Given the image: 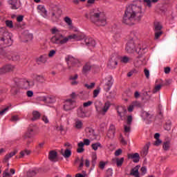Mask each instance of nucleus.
<instances>
[{
  "label": "nucleus",
  "instance_id": "a211bd4d",
  "mask_svg": "<svg viewBox=\"0 0 177 177\" xmlns=\"http://www.w3.org/2000/svg\"><path fill=\"white\" fill-rule=\"evenodd\" d=\"M113 77L110 76L106 78V82L105 84V86H106V92H109V91L111 89V86H113Z\"/></svg>",
  "mask_w": 177,
  "mask_h": 177
},
{
  "label": "nucleus",
  "instance_id": "412c9836",
  "mask_svg": "<svg viewBox=\"0 0 177 177\" xmlns=\"http://www.w3.org/2000/svg\"><path fill=\"white\" fill-rule=\"evenodd\" d=\"M48 62V57L46 55H41L37 59V64H45Z\"/></svg>",
  "mask_w": 177,
  "mask_h": 177
},
{
  "label": "nucleus",
  "instance_id": "f3484780",
  "mask_svg": "<svg viewBox=\"0 0 177 177\" xmlns=\"http://www.w3.org/2000/svg\"><path fill=\"white\" fill-rule=\"evenodd\" d=\"M84 42L86 45V46H89L91 48H95L96 46V41L92 38L86 37L84 39Z\"/></svg>",
  "mask_w": 177,
  "mask_h": 177
},
{
  "label": "nucleus",
  "instance_id": "473e14b6",
  "mask_svg": "<svg viewBox=\"0 0 177 177\" xmlns=\"http://www.w3.org/2000/svg\"><path fill=\"white\" fill-rule=\"evenodd\" d=\"M30 153H31V151H30V150H28V149H25L24 151H21L20 152L19 158H23V157H26V156L30 155Z\"/></svg>",
  "mask_w": 177,
  "mask_h": 177
},
{
  "label": "nucleus",
  "instance_id": "c85d7f7f",
  "mask_svg": "<svg viewBox=\"0 0 177 177\" xmlns=\"http://www.w3.org/2000/svg\"><path fill=\"white\" fill-rule=\"evenodd\" d=\"M37 9L43 16H46L47 11L45 8V6L39 5L38 6Z\"/></svg>",
  "mask_w": 177,
  "mask_h": 177
},
{
  "label": "nucleus",
  "instance_id": "0eeeda50",
  "mask_svg": "<svg viewBox=\"0 0 177 177\" xmlns=\"http://www.w3.org/2000/svg\"><path fill=\"white\" fill-rule=\"evenodd\" d=\"M66 61L67 62L69 70H73V67H81V63L80 61L71 55H68L66 57Z\"/></svg>",
  "mask_w": 177,
  "mask_h": 177
},
{
  "label": "nucleus",
  "instance_id": "5701e85b",
  "mask_svg": "<svg viewBox=\"0 0 177 177\" xmlns=\"http://www.w3.org/2000/svg\"><path fill=\"white\" fill-rule=\"evenodd\" d=\"M150 147V145L149 144H147L145 145V147H143V149L141 151V156L142 157H146V156H147V154H149V148Z\"/></svg>",
  "mask_w": 177,
  "mask_h": 177
},
{
  "label": "nucleus",
  "instance_id": "ddd939ff",
  "mask_svg": "<svg viewBox=\"0 0 177 177\" xmlns=\"http://www.w3.org/2000/svg\"><path fill=\"white\" fill-rule=\"evenodd\" d=\"M86 131V136L91 139V140H95L97 138V136L95 134V130H93L92 128H87Z\"/></svg>",
  "mask_w": 177,
  "mask_h": 177
},
{
  "label": "nucleus",
  "instance_id": "0e129e2a",
  "mask_svg": "<svg viewBox=\"0 0 177 177\" xmlns=\"http://www.w3.org/2000/svg\"><path fill=\"white\" fill-rule=\"evenodd\" d=\"M120 142L122 143V145H127V140H125V139H124V137L122 136H120Z\"/></svg>",
  "mask_w": 177,
  "mask_h": 177
},
{
  "label": "nucleus",
  "instance_id": "4c0bfd02",
  "mask_svg": "<svg viewBox=\"0 0 177 177\" xmlns=\"http://www.w3.org/2000/svg\"><path fill=\"white\" fill-rule=\"evenodd\" d=\"M17 153V151H13L10 152L9 154L6 155V160H9V158H12L13 156H15Z\"/></svg>",
  "mask_w": 177,
  "mask_h": 177
},
{
  "label": "nucleus",
  "instance_id": "2f4dec72",
  "mask_svg": "<svg viewBox=\"0 0 177 177\" xmlns=\"http://www.w3.org/2000/svg\"><path fill=\"white\" fill-rule=\"evenodd\" d=\"M62 156L64 158H70V157H71V150L68 149H65Z\"/></svg>",
  "mask_w": 177,
  "mask_h": 177
},
{
  "label": "nucleus",
  "instance_id": "ea45409f",
  "mask_svg": "<svg viewBox=\"0 0 177 177\" xmlns=\"http://www.w3.org/2000/svg\"><path fill=\"white\" fill-rule=\"evenodd\" d=\"M127 112H123L122 113H119L118 116L122 121H125V120H127Z\"/></svg>",
  "mask_w": 177,
  "mask_h": 177
},
{
  "label": "nucleus",
  "instance_id": "9d476101",
  "mask_svg": "<svg viewBox=\"0 0 177 177\" xmlns=\"http://www.w3.org/2000/svg\"><path fill=\"white\" fill-rule=\"evenodd\" d=\"M8 3L12 10H17V9H20L21 6V3L17 0H8Z\"/></svg>",
  "mask_w": 177,
  "mask_h": 177
},
{
  "label": "nucleus",
  "instance_id": "39448f33",
  "mask_svg": "<svg viewBox=\"0 0 177 177\" xmlns=\"http://www.w3.org/2000/svg\"><path fill=\"white\" fill-rule=\"evenodd\" d=\"M51 34L53 35L50 39L53 44H55V45H64V44H67L66 37L57 28L51 29Z\"/></svg>",
  "mask_w": 177,
  "mask_h": 177
},
{
  "label": "nucleus",
  "instance_id": "8fccbe9b",
  "mask_svg": "<svg viewBox=\"0 0 177 177\" xmlns=\"http://www.w3.org/2000/svg\"><path fill=\"white\" fill-rule=\"evenodd\" d=\"M84 86L87 88V89H93L95 87V83H91L90 84H86Z\"/></svg>",
  "mask_w": 177,
  "mask_h": 177
},
{
  "label": "nucleus",
  "instance_id": "69168bd1",
  "mask_svg": "<svg viewBox=\"0 0 177 177\" xmlns=\"http://www.w3.org/2000/svg\"><path fill=\"white\" fill-rule=\"evenodd\" d=\"M132 120H133L132 115H129V116H127V124H128L129 125H131V124H132Z\"/></svg>",
  "mask_w": 177,
  "mask_h": 177
},
{
  "label": "nucleus",
  "instance_id": "4d7b16f0",
  "mask_svg": "<svg viewBox=\"0 0 177 177\" xmlns=\"http://www.w3.org/2000/svg\"><path fill=\"white\" fill-rule=\"evenodd\" d=\"M162 86L161 84H158L155 86L154 90H153V93H156V92H158L161 89V87Z\"/></svg>",
  "mask_w": 177,
  "mask_h": 177
},
{
  "label": "nucleus",
  "instance_id": "dca6fc26",
  "mask_svg": "<svg viewBox=\"0 0 177 177\" xmlns=\"http://www.w3.org/2000/svg\"><path fill=\"white\" fill-rule=\"evenodd\" d=\"M48 159L52 162H56L57 161V152L56 151H50L48 153Z\"/></svg>",
  "mask_w": 177,
  "mask_h": 177
},
{
  "label": "nucleus",
  "instance_id": "aec40b11",
  "mask_svg": "<svg viewBox=\"0 0 177 177\" xmlns=\"http://www.w3.org/2000/svg\"><path fill=\"white\" fill-rule=\"evenodd\" d=\"M32 132H34V127H29L28 128L27 131L25 133L24 137L25 138V139H26V138H32Z\"/></svg>",
  "mask_w": 177,
  "mask_h": 177
},
{
  "label": "nucleus",
  "instance_id": "a19ab883",
  "mask_svg": "<svg viewBox=\"0 0 177 177\" xmlns=\"http://www.w3.org/2000/svg\"><path fill=\"white\" fill-rule=\"evenodd\" d=\"M115 136V131H108L107 137L109 139H113Z\"/></svg>",
  "mask_w": 177,
  "mask_h": 177
},
{
  "label": "nucleus",
  "instance_id": "052dcab7",
  "mask_svg": "<svg viewBox=\"0 0 177 177\" xmlns=\"http://www.w3.org/2000/svg\"><path fill=\"white\" fill-rule=\"evenodd\" d=\"M42 121H44V122L45 124H48L49 123V119H48V116L46 115H43L41 118Z\"/></svg>",
  "mask_w": 177,
  "mask_h": 177
},
{
  "label": "nucleus",
  "instance_id": "6e6552de",
  "mask_svg": "<svg viewBox=\"0 0 177 177\" xmlns=\"http://www.w3.org/2000/svg\"><path fill=\"white\" fill-rule=\"evenodd\" d=\"M34 85H35L34 80L28 81L27 80H21L20 81V86L23 89H30V88H32Z\"/></svg>",
  "mask_w": 177,
  "mask_h": 177
},
{
  "label": "nucleus",
  "instance_id": "9b49d317",
  "mask_svg": "<svg viewBox=\"0 0 177 177\" xmlns=\"http://www.w3.org/2000/svg\"><path fill=\"white\" fill-rule=\"evenodd\" d=\"M118 64V56L113 55L111 57L109 62L108 64L109 68H115Z\"/></svg>",
  "mask_w": 177,
  "mask_h": 177
},
{
  "label": "nucleus",
  "instance_id": "a18cd8bd",
  "mask_svg": "<svg viewBox=\"0 0 177 177\" xmlns=\"http://www.w3.org/2000/svg\"><path fill=\"white\" fill-rule=\"evenodd\" d=\"M106 177H111L113 176V169H108L106 172Z\"/></svg>",
  "mask_w": 177,
  "mask_h": 177
},
{
  "label": "nucleus",
  "instance_id": "e433bc0d",
  "mask_svg": "<svg viewBox=\"0 0 177 177\" xmlns=\"http://www.w3.org/2000/svg\"><path fill=\"white\" fill-rule=\"evenodd\" d=\"M91 147L93 150H95V151H96V150H97L99 147H102V144H100V142H95L91 145Z\"/></svg>",
  "mask_w": 177,
  "mask_h": 177
},
{
  "label": "nucleus",
  "instance_id": "680f3d73",
  "mask_svg": "<svg viewBox=\"0 0 177 177\" xmlns=\"http://www.w3.org/2000/svg\"><path fill=\"white\" fill-rule=\"evenodd\" d=\"M93 102L92 101H88L87 102H84L83 104V107H89L91 106Z\"/></svg>",
  "mask_w": 177,
  "mask_h": 177
},
{
  "label": "nucleus",
  "instance_id": "603ef678",
  "mask_svg": "<svg viewBox=\"0 0 177 177\" xmlns=\"http://www.w3.org/2000/svg\"><path fill=\"white\" fill-rule=\"evenodd\" d=\"M9 176H10V174H9V169H6L3 172V177H9Z\"/></svg>",
  "mask_w": 177,
  "mask_h": 177
},
{
  "label": "nucleus",
  "instance_id": "20e7f679",
  "mask_svg": "<svg viewBox=\"0 0 177 177\" xmlns=\"http://www.w3.org/2000/svg\"><path fill=\"white\" fill-rule=\"evenodd\" d=\"M90 19L92 23H94L95 26H104L107 24L106 15L98 10H94L91 12Z\"/></svg>",
  "mask_w": 177,
  "mask_h": 177
},
{
  "label": "nucleus",
  "instance_id": "09e8293b",
  "mask_svg": "<svg viewBox=\"0 0 177 177\" xmlns=\"http://www.w3.org/2000/svg\"><path fill=\"white\" fill-rule=\"evenodd\" d=\"M131 104L133 105V106L135 107H142V104H140V102H138V101H135V102H133L131 103Z\"/></svg>",
  "mask_w": 177,
  "mask_h": 177
},
{
  "label": "nucleus",
  "instance_id": "13d9d810",
  "mask_svg": "<svg viewBox=\"0 0 177 177\" xmlns=\"http://www.w3.org/2000/svg\"><path fill=\"white\" fill-rule=\"evenodd\" d=\"M122 154V149H119L115 151V157H118V156H121Z\"/></svg>",
  "mask_w": 177,
  "mask_h": 177
},
{
  "label": "nucleus",
  "instance_id": "c756f323",
  "mask_svg": "<svg viewBox=\"0 0 177 177\" xmlns=\"http://www.w3.org/2000/svg\"><path fill=\"white\" fill-rule=\"evenodd\" d=\"M33 118H32V121H37V120H39L41 117V113L38 112V111H34L32 112Z\"/></svg>",
  "mask_w": 177,
  "mask_h": 177
},
{
  "label": "nucleus",
  "instance_id": "37998d69",
  "mask_svg": "<svg viewBox=\"0 0 177 177\" xmlns=\"http://www.w3.org/2000/svg\"><path fill=\"white\" fill-rule=\"evenodd\" d=\"M6 27H8V28H13V21H10V20H6Z\"/></svg>",
  "mask_w": 177,
  "mask_h": 177
},
{
  "label": "nucleus",
  "instance_id": "338daca9",
  "mask_svg": "<svg viewBox=\"0 0 177 177\" xmlns=\"http://www.w3.org/2000/svg\"><path fill=\"white\" fill-rule=\"evenodd\" d=\"M100 93V89H95L93 91V97H97V95Z\"/></svg>",
  "mask_w": 177,
  "mask_h": 177
},
{
  "label": "nucleus",
  "instance_id": "c03bdc74",
  "mask_svg": "<svg viewBox=\"0 0 177 177\" xmlns=\"http://www.w3.org/2000/svg\"><path fill=\"white\" fill-rule=\"evenodd\" d=\"M37 175V171L35 170H29L27 172V176L29 177L35 176Z\"/></svg>",
  "mask_w": 177,
  "mask_h": 177
},
{
  "label": "nucleus",
  "instance_id": "423d86ee",
  "mask_svg": "<svg viewBox=\"0 0 177 177\" xmlns=\"http://www.w3.org/2000/svg\"><path fill=\"white\" fill-rule=\"evenodd\" d=\"M96 111H97L98 114L101 115H106V113L109 111V109L111 106V104L110 102L107 101L103 105V103L100 101H97L95 103Z\"/></svg>",
  "mask_w": 177,
  "mask_h": 177
},
{
  "label": "nucleus",
  "instance_id": "79ce46f5",
  "mask_svg": "<svg viewBox=\"0 0 177 177\" xmlns=\"http://www.w3.org/2000/svg\"><path fill=\"white\" fill-rule=\"evenodd\" d=\"M66 38L67 39V42L68 41H70L71 39H75V41H77V35L75 34L70 35L68 37H66Z\"/></svg>",
  "mask_w": 177,
  "mask_h": 177
},
{
  "label": "nucleus",
  "instance_id": "72a5a7b5",
  "mask_svg": "<svg viewBox=\"0 0 177 177\" xmlns=\"http://www.w3.org/2000/svg\"><path fill=\"white\" fill-rule=\"evenodd\" d=\"M43 100L46 103H55V97H44Z\"/></svg>",
  "mask_w": 177,
  "mask_h": 177
},
{
  "label": "nucleus",
  "instance_id": "cd10ccee",
  "mask_svg": "<svg viewBox=\"0 0 177 177\" xmlns=\"http://www.w3.org/2000/svg\"><path fill=\"white\" fill-rule=\"evenodd\" d=\"M91 67H92V66H91V64L86 63V64L83 66V69H82V73H83V74H86V73H88V71H91Z\"/></svg>",
  "mask_w": 177,
  "mask_h": 177
},
{
  "label": "nucleus",
  "instance_id": "5fc2aeb1",
  "mask_svg": "<svg viewBox=\"0 0 177 177\" xmlns=\"http://www.w3.org/2000/svg\"><path fill=\"white\" fill-rule=\"evenodd\" d=\"M124 132H131V124L124 125Z\"/></svg>",
  "mask_w": 177,
  "mask_h": 177
},
{
  "label": "nucleus",
  "instance_id": "7c9ffc66",
  "mask_svg": "<svg viewBox=\"0 0 177 177\" xmlns=\"http://www.w3.org/2000/svg\"><path fill=\"white\" fill-rule=\"evenodd\" d=\"M162 25L160 24V22L154 23V32L162 31Z\"/></svg>",
  "mask_w": 177,
  "mask_h": 177
},
{
  "label": "nucleus",
  "instance_id": "49530a36",
  "mask_svg": "<svg viewBox=\"0 0 177 177\" xmlns=\"http://www.w3.org/2000/svg\"><path fill=\"white\" fill-rule=\"evenodd\" d=\"M76 35H77L76 41H81V39H84L85 38V35L82 33L77 34Z\"/></svg>",
  "mask_w": 177,
  "mask_h": 177
},
{
  "label": "nucleus",
  "instance_id": "e2e57ef3",
  "mask_svg": "<svg viewBox=\"0 0 177 177\" xmlns=\"http://www.w3.org/2000/svg\"><path fill=\"white\" fill-rule=\"evenodd\" d=\"M78 80V75L77 74H75L74 75H71L69 77V80Z\"/></svg>",
  "mask_w": 177,
  "mask_h": 177
},
{
  "label": "nucleus",
  "instance_id": "f704fd0d",
  "mask_svg": "<svg viewBox=\"0 0 177 177\" xmlns=\"http://www.w3.org/2000/svg\"><path fill=\"white\" fill-rule=\"evenodd\" d=\"M64 21H65V23H66V24L69 27H73V20H71V17H65L64 19Z\"/></svg>",
  "mask_w": 177,
  "mask_h": 177
},
{
  "label": "nucleus",
  "instance_id": "6ab92c4d",
  "mask_svg": "<svg viewBox=\"0 0 177 177\" xmlns=\"http://www.w3.org/2000/svg\"><path fill=\"white\" fill-rule=\"evenodd\" d=\"M136 67H140V66H146V60L143 57L137 58L135 62Z\"/></svg>",
  "mask_w": 177,
  "mask_h": 177
},
{
  "label": "nucleus",
  "instance_id": "f8f14e48",
  "mask_svg": "<svg viewBox=\"0 0 177 177\" xmlns=\"http://www.w3.org/2000/svg\"><path fill=\"white\" fill-rule=\"evenodd\" d=\"M15 68V65L7 64L0 68V74H5L6 73L13 71Z\"/></svg>",
  "mask_w": 177,
  "mask_h": 177
},
{
  "label": "nucleus",
  "instance_id": "2eb2a0df",
  "mask_svg": "<svg viewBox=\"0 0 177 177\" xmlns=\"http://www.w3.org/2000/svg\"><path fill=\"white\" fill-rule=\"evenodd\" d=\"M6 57L8 59V60H12L13 62H17L20 60V56L17 55V54H13L12 53H6Z\"/></svg>",
  "mask_w": 177,
  "mask_h": 177
},
{
  "label": "nucleus",
  "instance_id": "58836bf2",
  "mask_svg": "<svg viewBox=\"0 0 177 177\" xmlns=\"http://www.w3.org/2000/svg\"><path fill=\"white\" fill-rule=\"evenodd\" d=\"M131 60V58H129L127 56H124L121 58V62L127 64V63H129V61Z\"/></svg>",
  "mask_w": 177,
  "mask_h": 177
},
{
  "label": "nucleus",
  "instance_id": "a878e982",
  "mask_svg": "<svg viewBox=\"0 0 177 177\" xmlns=\"http://www.w3.org/2000/svg\"><path fill=\"white\" fill-rule=\"evenodd\" d=\"M142 117L144 118V120H151L153 118V115L147 111H144L142 113Z\"/></svg>",
  "mask_w": 177,
  "mask_h": 177
},
{
  "label": "nucleus",
  "instance_id": "6e6d98bb",
  "mask_svg": "<svg viewBox=\"0 0 177 177\" xmlns=\"http://www.w3.org/2000/svg\"><path fill=\"white\" fill-rule=\"evenodd\" d=\"M9 109H10V106H7L5 109H3V110L0 111V115H3V114H5V113L6 111H9Z\"/></svg>",
  "mask_w": 177,
  "mask_h": 177
},
{
  "label": "nucleus",
  "instance_id": "bb28decb",
  "mask_svg": "<svg viewBox=\"0 0 177 177\" xmlns=\"http://www.w3.org/2000/svg\"><path fill=\"white\" fill-rule=\"evenodd\" d=\"M162 149L165 151H167V150H169V149H171V141H165V142H163Z\"/></svg>",
  "mask_w": 177,
  "mask_h": 177
},
{
  "label": "nucleus",
  "instance_id": "4468645a",
  "mask_svg": "<svg viewBox=\"0 0 177 177\" xmlns=\"http://www.w3.org/2000/svg\"><path fill=\"white\" fill-rule=\"evenodd\" d=\"M127 157L129 159L132 160L133 162H139L140 160V156L138 153H128Z\"/></svg>",
  "mask_w": 177,
  "mask_h": 177
},
{
  "label": "nucleus",
  "instance_id": "1a4fd4ad",
  "mask_svg": "<svg viewBox=\"0 0 177 177\" xmlns=\"http://www.w3.org/2000/svg\"><path fill=\"white\" fill-rule=\"evenodd\" d=\"M73 109H75V102L71 99L66 100L64 105L65 111H70V110H73Z\"/></svg>",
  "mask_w": 177,
  "mask_h": 177
},
{
  "label": "nucleus",
  "instance_id": "4be33fe9",
  "mask_svg": "<svg viewBox=\"0 0 177 177\" xmlns=\"http://www.w3.org/2000/svg\"><path fill=\"white\" fill-rule=\"evenodd\" d=\"M113 162H115L117 167L119 168L122 167V164H124V158H116L112 159Z\"/></svg>",
  "mask_w": 177,
  "mask_h": 177
},
{
  "label": "nucleus",
  "instance_id": "c9c22d12",
  "mask_svg": "<svg viewBox=\"0 0 177 177\" xmlns=\"http://www.w3.org/2000/svg\"><path fill=\"white\" fill-rule=\"evenodd\" d=\"M117 113L118 114H121L122 113H128V111H127V109L124 106H118L117 108Z\"/></svg>",
  "mask_w": 177,
  "mask_h": 177
},
{
  "label": "nucleus",
  "instance_id": "7ed1b4c3",
  "mask_svg": "<svg viewBox=\"0 0 177 177\" xmlns=\"http://www.w3.org/2000/svg\"><path fill=\"white\" fill-rule=\"evenodd\" d=\"M12 34L6 30L5 28H0V55H5L3 48L12 46Z\"/></svg>",
  "mask_w": 177,
  "mask_h": 177
},
{
  "label": "nucleus",
  "instance_id": "3c124183",
  "mask_svg": "<svg viewBox=\"0 0 177 177\" xmlns=\"http://www.w3.org/2000/svg\"><path fill=\"white\" fill-rule=\"evenodd\" d=\"M144 73L146 78H150V71L147 68L144 69Z\"/></svg>",
  "mask_w": 177,
  "mask_h": 177
},
{
  "label": "nucleus",
  "instance_id": "b1692460",
  "mask_svg": "<svg viewBox=\"0 0 177 177\" xmlns=\"http://www.w3.org/2000/svg\"><path fill=\"white\" fill-rule=\"evenodd\" d=\"M74 127L76 129H82V128H84V123L82 122V120L76 119Z\"/></svg>",
  "mask_w": 177,
  "mask_h": 177
},
{
  "label": "nucleus",
  "instance_id": "393cba45",
  "mask_svg": "<svg viewBox=\"0 0 177 177\" xmlns=\"http://www.w3.org/2000/svg\"><path fill=\"white\" fill-rule=\"evenodd\" d=\"M77 116L80 118H84V117H86V113H85V111L84 110V107L80 106L77 109Z\"/></svg>",
  "mask_w": 177,
  "mask_h": 177
},
{
  "label": "nucleus",
  "instance_id": "f03ea898",
  "mask_svg": "<svg viewBox=\"0 0 177 177\" xmlns=\"http://www.w3.org/2000/svg\"><path fill=\"white\" fill-rule=\"evenodd\" d=\"M125 49L127 53H133V52H136L138 55H142V48L139 46L136 32H131L127 35V42Z\"/></svg>",
  "mask_w": 177,
  "mask_h": 177
},
{
  "label": "nucleus",
  "instance_id": "864d4df0",
  "mask_svg": "<svg viewBox=\"0 0 177 177\" xmlns=\"http://www.w3.org/2000/svg\"><path fill=\"white\" fill-rule=\"evenodd\" d=\"M36 80L39 82H45V77H44V76H37Z\"/></svg>",
  "mask_w": 177,
  "mask_h": 177
},
{
  "label": "nucleus",
  "instance_id": "bf43d9fd",
  "mask_svg": "<svg viewBox=\"0 0 177 177\" xmlns=\"http://www.w3.org/2000/svg\"><path fill=\"white\" fill-rule=\"evenodd\" d=\"M55 55H56V50H50V52L48 53V57H53Z\"/></svg>",
  "mask_w": 177,
  "mask_h": 177
},
{
  "label": "nucleus",
  "instance_id": "774afa93",
  "mask_svg": "<svg viewBox=\"0 0 177 177\" xmlns=\"http://www.w3.org/2000/svg\"><path fill=\"white\" fill-rule=\"evenodd\" d=\"M162 143V141L160 139L156 140L154 142V146H160Z\"/></svg>",
  "mask_w": 177,
  "mask_h": 177
},
{
  "label": "nucleus",
  "instance_id": "f257e3e1",
  "mask_svg": "<svg viewBox=\"0 0 177 177\" xmlns=\"http://www.w3.org/2000/svg\"><path fill=\"white\" fill-rule=\"evenodd\" d=\"M143 14L142 6L139 4L132 3L127 7L123 16L122 23L127 26H133L140 21Z\"/></svg>",
  "mask_w": 177,
  "mask_h": 177
},
{
  "label": "nucleus",
  "instance_id": "de8ad7c7",
  "mask_svg": "<svg viewBox=\"0 0 177 177\" xmlns=\"http://www.w3.org/2000/svg\"><path fill=\"white\" fill-rule=\"evenodd\" d=\"M155 32V37L154 39H158L162 35V31H158V32Z\"/></svg>",
  "mask_w": 177,
  "mask_h": 177
}]
</instances>
